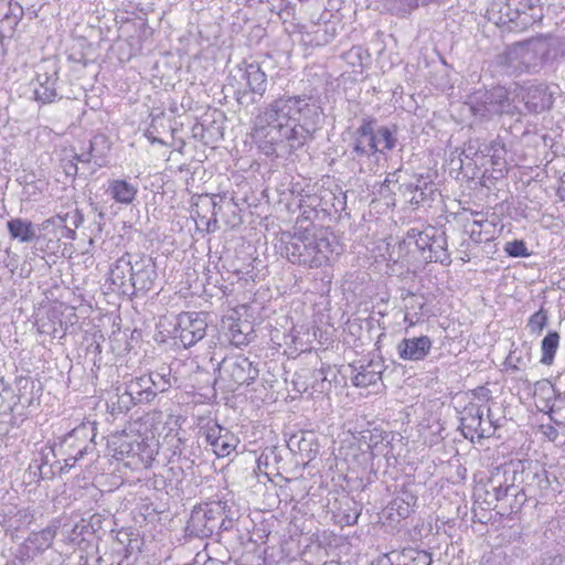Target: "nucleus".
I'll list each match as a JSON object with an SVG mask.
<instances>
[{"label":"nucleus","mask_w":565,"mask_h":565,"mask_svg":"<svg viewBox=\"0 0 565 565\" xmlns=\"http://www.w3.org/2000/svg\"><path fill=\"white\" fill-rule=\"evenodd\" d=\"M321 115L322 108L313 96L284 94L259 110L253 137L267 156L274 154L277 146L296 151L313 139Z\"/></svg>","instance_id":"obj_1"},{"label":"nucleus","mask_w":565,"mask_h":565,"mask_svg":"<svg viewBox=\"0 0 565 565\" xmlns=\"http://www.w3.org/2000/svg\"><path fill=\"white\" fill-rule=\"evenodd\" d=\"M559 54L558 40L552 35H539L512 43L495 57L501 71L511 76L537 74Z\"/></svg>","instance_id":"obj_2"},{"label":"nucleus","mask_w":565,"mask_h":565,"mask_svg":"<svg viewBox=\"0 0 565 565\" xmlns=\"http://www.w3.org/2000/svg\"><path fill=\"white\" fill-rule=\"evenodd\" d=\"M157 277L154 262L145 254L125 253L109 271L111 284L129 296L148 292L152 289Z\"/></svg>","instance_id":"obj_3"},{"label":"nucleus","mask_w":565,"mask_h":565,"mask_svg":"<svg viewBox=\"0 0 565 565\" xmlns=\"http://www.w3.org/2000/svg\"><path fill=\"white\" fill-rule=\"evenodd\" d=\"M95 427L92 424H81L66 434L58 444L52 448L57 462H64L60 467L61 472H67L82 461L92 462L98 457L95 443Z\"/></svg>","instance_id":"obj_4"},{"label":"nucleus","mask_w":565,"mask_h":565,"mask_svg":"<svg viewBox=\"0 0 565 565\" xmlns=\"http://www.w3.org/2000/svg\"><path fill=\"white\" fill-rule=\"evenodd\" d=\"M284 253L295 265L319 268L328 264L333 253L331 241L322 233H298L285 242Z\"/></svg>","instance_id":"obj_5"},{"label":"nucleus","mask_w":565,"mask_h":565,"mask_svg":"<svg viewBox=\"0 0 565 565\" xmlns=\"http://www.w3.org/2000/svg\"><path fill=\"white\" fill-rule=\"evenodd\" d=\"M469 107L477 122L487 124L515 108L504 86L478 89L469 96Z\"/></svg>","instance_id":"obj_6"},{"label":"nucleus","mask_w":565,"mask_h":565,"mask_svg":"<svg viewBox=\"0 0 565 565\" xmlns=\"http://www.w3.org/2000/svg\"><path fill=\"white\" fill-rule=\"evenodd\" d=\"M392 433H372L370 440H359L351 443L348 447L340 450V456L352 467H361L370 463L374 457L384 456L387 460L396 458L393 454Z\"/></svg>","instance_id":"obj_7"},{"label":"nucleus","mask_w":565,"mask_h":565,"mask_svg":"<svg viewBox=\"0 0 565 565\" xmlns=\"http://www.w3.org/2000/svg\"><path fill=\"white\" fill-rule=\"evenodd\" d=\"M199 440L185 436V431L169 433L162 441V465L180 463L181 468H191L202 457Z\"/></svg>","instance_id":"obj_8"},{"label":"nucleus","mask_w":565,"mask_h":565,"mask_svg":"<svg viewBox=\"0 0 565 565\" xmlns=\"http://www.w3.org/2000/svg\"><path fill=\"white\" fill-rule=\"evenodd\" d=\"M518 4H522V0H492L487 10L488 20L510 31H522L541 18L539 14L521 12Z\"/></svg>","instance_id":"obj_9"},{"label":"nucleus","mask_w":565,"mask_h":565,"mask_svg":"<svg viewBox=\"0 0 565 565\" xmlns=\"http://www.w3.org/2000/svg\"><path fill=\"white\" fill-rule=\"evenodd\" d=\"M375 118L365 116L361 120V125L353 135L351 143L350 158L360 166V172H365V160L375 157L380 151L375 136Z\"/></svg>","instance_id":"obj_10"},{"label":"nucleus","mask_w":565,"mask_h":565,"mask_svg":"<svg viewBox=\"0 0 565 565\" xmlns=\"http://www.w3.org/2000/svg\"><path fill=\"white\" fill-rule=\"evenodd\" d=\"M222 380L228 382V387L234 390L239 385H248L258 376V369L248 358L235 355L225 358L220 364Z\"/></svg>","instance_id":"obj_11"},{"label":"nucleus","mask_w":565,"mask_h":565,"mask_svg":"<svg viewBox=\"0 0 565 565\" xmlns=\"http://www.w3.org/2000/svg\"><path fill=\"white\" fill-rule=\"evenodd\" d=\"M204 441L211 447L213 454L218 457H227L239 444V439L227 428L216 422H209L200 428Z\"/></svg>","instance_id":"obj_12"},{"label":"nucleus","mask_w":565,"mask_h":565,"mask_svg":"<svg viewBox=\"0 0 565 565\" xmlns=\"http://www.w3.org/2000/svg\"><path fill=\"white\" fill-rule=\"evenodd\" d=\"M206 320L199 312H182L178 316L175 338L184 348H190L202 340L206 334Z\"/></svg>","instance_id":"obj_13"},{"label":"nucleus","mask_w":565,"mask_h":565,"mask_svg":"<svg viewBox=\"0 0 565 565\" xmlns=\"http://www.w3.org/2000/svg\"><path fill=\"white\" fill-rule=\"evenodd\" d=\"M224 515L225 519L232 521L239 516L237 510H234L230 504L228 500L211 501L195 507L191 514V522L194 526H200L202 521H205L202 526L213 530V525L209 526V523L214 522L217 516Z\"/></svg>","instance_id":"obj_14"},{"label":"nucleus","mask_w":565,"mask_h":565,"mask_svg":"<svg viewBox=\"0 0 565 565\" xmlns=\"http://www.w3.org/2000/svg\"><path fill=\"white\" fill-rule=\"evenodd\" d=\"M287 448L295 455L298 465L307 466L320 451L318 436L312 430L292 434Z\"/></svg>","instance_id":"obj_15"},{"label":"nucleus","mask_w":565,"mask_h":565,"mask_svg":"<svg viewBox=\"0 0 565 565\" xmlns=\"http://www.w3.org/2000/svg\"><path fill=\"white\" fill-rule=\"evenodd\" d=\"M239 72H242V77L246 81L247 89L237 92V102L243 104V98L249 93L253 95V103L260 100L268 85L267 75L262 70L260 65L258 63H249L246 64L244 70L239 68Z\"/></svg>","instance_id":"obj_16"},{"label":"nucleus","mask_w":565,"mask_h":565,"mask_svg":"<svg viewBox=\"0 0 565 565\" xmlns=\"http://www.w3.org/2000/svg\"><path fill=\"white\" fill-rule=\"evenodd\" d=\"M483 408L475 403H470L463 408L460 422L466 438H473L475 435L479 438L492 436L491 426L483 427Z\"/></svg>","instance_id":"obj_17"},{"label":"nucleus","mask_w":565,"mask_h":565,"mask_svg":"<svg viewBox=\"0 0 565 565\" xmlns=\"http://www.w3.org/2000/svg\"><path fill=\"white\" fill-rule=\"evenodd\" d=\"M433 341L428 335L404 338L396 345L398 358L404 361L425 360L431 351Z\"/></svg>","instance_id":"obj_18"},{"label":"nucleus","mask_w":565,"mask_h":565,"mask_svg":"<svg viewBox=\"0 0 565 565\" xmlns=\"http://www.w3.org/2000/svg\"><path fill=\"white\" fill-rule=\"evenodd\" d=\"M350 367L352 369L351 381L353 385L367 387L381 381L384 363L381 360H370L366 363L359 361L358 363L351 364Z\"/></svg>","instance_id":"obj_19"},{"label":"nucleus","mask_w":565,"mask_h":565,"mask_svg":"<svg viewBox=\"0 0 565 565\" xmlns=\"http://www.w3.org/2000/svg\"><path fill=\"white\" fill-rule=\"evenodd\" d=\"M554 93L545 84L530 86L523 95L525 107L529 111L540 114L548 110L554 103Z\"/></svg>","instance_id":"obj_20"},{"label":"nucleus","mask_w":565,"mask_h":565,"mask_svg":"<svg viewBox=\"0 0 565 565\" xmlns=\"http://www.w3.org/2000/svg\"><path fill=\"white\" fill-rule=\"evenodd\" d=\"M138 454L137 460L132 462V469L149 468L153 461L162 462V443L160 444L154 437L138 438L136 446Z\"/></svg>","instance_id":"obj_21"},{"label":"nucleus","mask_w":565,"mask_h":565,"mask_svg":"<svg viewBox=\"0 0 565 565\" xmlns=\"http://www.w3.org/2000/svg\"><path fill=\"white\" fill-rule=\"evenodd\" d=\"M57 71L55 67L52 71L38 72L35 77L36 86L34 87V98L42 104H51L57 99Z\"/></svg>","instance_id":"obj_22"},{"label":"nucleus","mask_w":565,"mask_h":565,"mask_svg":"<svg viewBox=\"0 0 565 565\" xmlns=\"http://www.w3.org/2000/svg\"><path fill=\"white\" fill-rule=\"evenodd\" d=\"M128 396L132 404L148 403L154 398L151 377L147 374L131 379L126 383L121 397Z\"/></svg>","instance_id":"obj_23"},{"label":"nucleus","mask_w":565,"mask_h":565,"mask_svg":"<svg viewBox=\"0 0 565 565\" xmlns=\"http://www.w3.org/2000/svg\"><path fill=\"white\" fill-rule=\"evenodd\" d=\"M332 511L340 523L352 525L361 514L362 504L355 501L354 497H335Z\"/></svg>","instance_id":"obj_24"},{"label":"nucleus","mask_w":565,"mask_h":565,"mask_svg":"<svg viewBox=\"0 0 565 565\" xmlns=\"http://www.w3.org/2000/svg\"><path fill=\"white\" fill-rule=\"evenodd\" d=\"M224 328L227 329L226 337L228 341L235 347L246 345L250 342L253 327L247 321L239 319L227 318L223 321Z\"/></svg>","instance_id":"obj_25"},{"label":"nucleus","mask_w":565,"mask_h":565,"mask_svg":"<svg viewBox=\"0 0 565 565\" xmlns=\"http://www.w3.org/2000/svg\"><path fill=\"white\" fill-rule=\"evenodd\" d=\"M9 235L12 239H18L20 243H30L40 239L38 235L39 227L26 218H11L7 223Z\"/></svg>","instance_id":"obj_26"},{"label":"nucleus","mask_w":565,"mask_h":565,"mask_svg":"<svg viewBox=\"0 0 565 565\" xmlns=\"http://www.w3.org/2000/svg\"><path fill=\"white\" fill-rule=\"evenodd\" d=\"M76 228L67 224V216L56 215L45 220L40 226L39 232H43V235L53 233L54 237L58 241L62 237L68 239H75Z\"/></svg>","instance_id":"obj_27"},{"label":"nucleus","mask_w":565,"mask_h":565,"mask_svg":"<svg viewBox=\"0 0 565 565\" xmlns=\"http://www.w3.org/2000/svg\"><path fill=\"white\" fill-rule=\"evenodd\" d=\"M137 438L127 434L111 435L107 441L108 455L117 461H122L129 457V450Z\"/></svg>","instance_id":"obj_28"},{"label":"nucleus","mask_w":565,"mask_h":565,"mask_svg":"<svg viewBox=\"0 0 565 565\" xmlns=\"http://www.w3.org/2000/svg\"><path fill=\"white\" fill-rule=\"evenodd\" d=\"M107 191L115 202L129 205L136 199L138 188L126 180L116 179L109 182Z\"/></svg>","instance_id":"obj_29"},{"label":"nucleus","mask_w":565,"mask_h":565,"mask_svg":"<svg viewBox=\"0 0 565 565\" xmlns=\"http://www.w3.org/2000/svg\"><path fill=\"white\" fill-rule=\"evenodd\" d=\"M417 497H394L384 510L387 519L392 522H398L406 519L413 511Z\"/></svg>","instance_id":"obj_30"},{"label":"nucleus","mask_w":565,"mask_h":565,"mask_svg":"<svg viewBox=\"0 0 565 565\" xmlns=\"http://www.w3.org/2000/svg\"><path fill=\"white\" fill-rule=\"evenodd\" d=\"M217 199L222 201V196L220 195L205 194L200 196V202L196 204V207L212 210V215L209 218L205 215H202L199 210L196 211V217L199 218L200 224H204L207 232L214 231L217 224L216 215L221 210Z\"/></svg>","instance_id":"obj_31"},{"label":"nucleus","mask_w":565,"mask_h":565,"mask_svg":"<svg viewBox=\"0 0 565 565\" xmlns=\"http://www.w3.org/2000/svg\"><path fill=\"white\" fill-rule=\"evenodd\" d=\"M473 520L487 523L490 520L489 513L498 507L500 497H471Z\"/></svg>","instance_id":"obj_32"},{"label":"nucleus","mask_w":565,"mask_h":565,"mask_svg":"<svg viewBox=\"0 0 565 565\" xmlns=\"http://www.w3.org/2000/svg\"><path fill=\"white\" fill-rule=\"evenodd\" d=\"M429 255L428 258L430 262L435 263H444L449 260V254L447 250V237L444 231L437 228L436 235H434L431 242L429 243Z\"/></svg>","instance_id":"obj_33"},{"label":"nucleus","mask_w":565,"mask_h":565,"mask_svg":"<svg viewBox=\"0 0 565 565\" xmlns=\"http://www.w3.org/2000/svg\"><path fill=\"white\" fill-rule=\"evenodd\" d=\"M147 375L151 377V386L154 396L158 393L168 391L177 382V379L171 375V369L168 366H162Z\"/></svg>","instance_id":"obj_34"},{"label":"nucleus","mask_w":565,"mask_h":565,"mask_svg":"<svg viewBox=\"0 0 565 565\" xmlns=\"http://www.w3.org/2000/svg\"><path fill=\"white\" fill-rule=\"evenodd\" d=\"M396 126H381L375 129L376 143L380 147L377 153H385V151L393 150L397 145Z\"/></svg>","instance_id":"obj_35"},{"label":"nucleus","mask_w":565,"mask_h":565,"mask_svg":"<svg viewBox=\"0 0 565 565\" xmlns=\"http://www.w3.org/2000/svg\"><path fill=\"white\" fill-rule=\"evenodd\" d=\"M559 334L556 331L548 332L541 343L542 358L541 363L551 365L554 361L556 350L558 348Z\"/></svg>","instance_id":"obj_36"},{"label":"nucleus","mask_w":565,"mask_h":565,"mask_svg":"<svg viewBox=\"0 0 565 565\" xmlns=\"http://www.w3.org/2000/svg\"><path fill=\"white\" fill-rule=\"evenodd\" d=\"M494 224L488 220L473 221L470 227V238L476 243L488 242L492 238Z\"/></svg>","instance_id":"obj_37"},{"label":"nucleus","mask_w":565,"mask_h":565,"mask_svg":"<svg viewBox=\"0 0 565 565\" xmlns=\"http://www.w3.org/2000/svg\"><path fill=\"white\" fill-rule=\"evenodd\" d=\"M116 541L119 545L122 546L126 556L130 555L135 550L139 548L138 537L135 535L129 529H122L117 532ZM121 551V547L117 548Z\"/></svg>","instance_id":"obj_38"},{"label":"nucleus","mask_w":565,"mask_h":565,"mask_svg":"<svg viewBox=\"0 0 565 565\" xmlns=\"http://www.w3.org/2000/svg\"><path fill=\"white\" fill-rule=\"evenodd\" d=\"M92 534L90 526L85 523L84 520L74 524L73 529L66 536V540L72 545L81 546V544L85 541V535Z\"/></svg>","instance_id":"obj_39"},{"label":"nucleus","mask_w":565,"mask_h":565,"mask_svg":"<svg viewBox=\"0 0 565 565\" xmlns=\"http://www.w3.org/2000/svg\"><path fill=\"white\" fill-rule=\"evenodd\" d=\"M57 526L49 525L42 531L34 533L32 542L39 544V547H49L56 535Z\"/></svg>","instance_id":"obj_40"},{"label":"nucleus","mask_w":565,"mask_h":565,"mask_svg":"<svg viewBox=\"0 0 565 565\" xmlns=\"http://www.w3.org/2000/svg\"><path fill=\"white\" fill-rule=\"evenodd\" d=\"M504 252L511 257H529L530 253L522 239H514L504 245Z\"/></svg>","instance_id":"obj_41"},{"label":"nucleus","mask_w":565,"mask_h":565,"mask_svg":"<svg viewBox=\"0 0 565 565\" xmlns=\"http://www.w3.org/2000/svg\"><path fill=\"white\" fill-rule=\"evenodd\" d=\"M403 299L406 301L405 308L406 311L414 313V316H418L422 309L425 306L424 297L423 296H416L415 294L407 291L406 296L403 297Z\"/></svg>","instance_id":"obj_42"},{"label":"nucleus","mask_w":565,"mask_h":565,"mask_svg":"<svg viewBox=\"0 0 565 565\" xmlns=\"http://www.w3.org/2000/svg\"><path fill=\"white\" fill-rule=\"evenodd\" d=\"M393 10L398 17H406L418 8L417 0H392Z\"/></svg>","instance_id":"obj_43"},{"label":"nucleus","mask_w":565,"mask_h":565,"mask_svg":"<svg viewBox=\"0 0 565 565\" xmlns=\"http://www.w3.org/2000/svg\"><path fill=\"white\" fill-rule=\"evenodd\" d=\"M437 233V227L428 226L420 233H416V246L418 249L425 252L429 248V243L431 242L434 235Z\"/></svg>","instance_id":"obj_44"},{"label":"nucleus","mask_w":565,"mask_h":565,"mask_svg":"<svg viewBox=\"0 0 565 565\" xmlns=\"http://www.w3.org/2000/svg\"><path fill=\"white\" fill-rule=\"evenodd\" d=\"M405 556L408 557L409 561L404 565H431L433 562L430 554L425 551L411 550Z\"/></svg>","instance_id":"obj_45"},{"label":"nucleus","mask_w":565,"mask_h":565,"mask_svg":"<svg viewBox=\"0 0 565 565\" xmlns=\"http://www.w3.org/2000/svg\"><path fill=\"white\" fill-rule=\"evenodd\" d=\"M61 168L67 177L72 178H75L81 171V168L78 167L72 153H65L61 159Z\"/></svg>","instance_id":"obj_46"},{"label":"nucleus","mask_w":565,"mask_h":565,"mask_svg":"<svg viewBox=\"0 0 565 565\" xmlns=\"http://www.w3.org/2000/svg\"><path fill=\"white\" fill-rule=\"evenodd\" d=\"M547 323V316L543 312V310H539L535 313H533L530 318L529 326L531 327L532 331H539L541 332L544 327Z\"/></svg>","instance_id":"obj_47"},{"label":"nucleus","mask_w":565,"mask_h":565,"mask_svg":"<svg viewBox=\"0 0 565 565\" xmlns=\"http://www.w3.org/2000/svg\"><path fill=\"white\" fill-rule=\"evenodd\" d=\"M149 497L142 498V503L140 505V513L143 515L145 519L154 516L162 511L158 509V507L153 505V503L148 502Z\"/></svg>","instance_id":"obj_48"},{"label":"nucleus","mask_w":565,"mask_h":565,"mask_svg":"<svg viewBox=\"0 0 565 565\" xmlns=\"http://www.w3.org/2000/svg\"><path fill=\"white\" fill-rule=\"evenodd\" d=\"M95 142H96V139L90 141L89 149L87 151H84L82 153H72L74 159L76 160L77 164L82 163L84 166V164L90 163V161L95 157V154H94Z\"/></svg>","instance_id":"obj_49"},{"label":"nucleus","mask_w":565,"mask_h":565,"mask_svg":"<svg viewBox=\"0 0 565 565\" xmlns=\"http://www.w3.org/2000/svg\"><path fill=\"white\" fill-rule=\"evenodd\" d=\"M433 192V184L424 181V188L409 198L411 204L419 205L427 196L426 191Z\"/></svg>","instance_id":"obj_50"},{"label":"nucleus","mask_w":565,"mask_h":565,"mask_svg":"<svg viewBox=\"0 0 565 565\" xmlns=\"http://www.w3.org/2000/svg\"><path fill=\"white\" fill-rule=\"evenodd\" d=\"M63 216H67V224L70 223V225H72L74 228L79 227L84 221V215L78 209L66 213Z\"/></svg>","instance_id":"obj_51"},{"label":"nucleus","mask_w":565,"mask_h":565,"mask_svg":"<svg viewBox=\"0 0 565 565\" xmlns=\"http://www.w3.org/2000/svg\"><path fill=\"white\" fill-rule=\"evenodd\" d=\"M423 181V178L417 180V183H405L399 186L404 195H414L419 190L424 188V183L420 184Z\"/></svg>","instance_id":"obj_52"},{"label":"nucleus","mask_w":565,"mask_h":565,"mask_svg":"<svg viewBox=\"0 0 565 565\" xmlns=\"http://www.w3.org/2000/svg\"><path fill=\"white\" fill-rule=\"evenodd\" d=\"M23 15V9L19 4L14 7L10 6L9 12L4 14V20H10L13 18V23L17 24Z\"/></svg>","instance_id":"obj_53"},{"label":"nucleus","mask_w":565,"mask_h":565,"mask_svg":"<svg viewBox=\"0 0 565 565\" xmlns=\"http://www.w3.org/2000/svg\"><path fill=\"white\" fill-rule=\"evenodd\" d=\"M273 454L274 452L271 450H266V448L264 449V451L257 459V466L260 471H262L263 466L267 468L271 463V455Z\"/></svg>","instance_id":"obj_54"},{"label":"nucleus","mask_w":565,"mask_h":565,"mask_svg":"<svg viewBox=\"0 0 565 565\" xmlns=\"http://www.w3.org/2000/svg\"><path fill=\"white\" fill-rule=\"evenodd\" d=\"M138 445V438L132 444V449L129 450V457L125 460V466L132 469V462L137 460V446Z\"/></svg>","instance_id":"obj_55"},{"label":"nucleus","mask_w":565,"mask_h":565,"mask_svg":"<svg viewBox=\"0 0 565 565\" xmlns=\"http://www.w3.org/2000/svg\"><path fill=\"white\" fill-rule=\"evenodd\" d=\"M518 7L521 12H529V13L536 14L535 13L536 7H534L532 3H530V0H522V4H518Z\"/></svg>","instance_id":"obj_56"},{"label":"nucleus","mask_w":565,"mask_h":565,"mask_svg":"<svg viewBox=\"0 0 565 565\" xmlns=\"http://www.w3.org/2000/svg\"><path fill=\"white\" fill-rule=\"evenodd\" d=\"M372 565H394L390 554H383L373 562Z\"/></svg>","instance_id":"obj_57"},{"label":"nucleus","mask_w":565,"mask_h":565,"mask_svg":"<svg viewBox=\"0 0 565 565\" xmlns=\"http://www.w3.org/2000/svg\"><path fill=\"white\" fill-rule=\"evenodd\" d=\"M479 151V148H476L471 142H469V145L463 149L462 154L466 158H472L473 156H477Z\"/></svg>","instance_id":"obj_58"},{"label":"nucleus","mask_w":565,"mask_h":565,"mask_svg":"<svg viewBox=\"0 0 565 565\" xmlns=\"http://www.w3.org/2000/svg\"><path fill=\"white\" fill-rule=\"evenodd\" d=\"M266 450H271L274 454L271 455V462L279 463L281 460L280 449L279 447H267Z\"/></svg>","instance_id":"obj_59"},{"label":"nucleus","mask_w":565,"mask_h":565,"mask_svg":"<svg viewBox=\"0 0 565 565\" xmlns=\"http://www.w3.org/2000/svg\"><path fill=\"white\" fill-rule=\"evenodd\" d=\"M418 316H414L413 312L406 311L404 320L405 322H408L409 327L414 326L418 321Z\"/></svg>","instance_id":"obj_60"},{"label":"nucleus","mask_w":565,"mask_h":565,"mask_svg":"<svg viewBox=\"0 0 565 565\" xmlns=\"http://www.w3.org/2000/svg\"><path fill=\"white\" fill-rule=\"evenodd\" d=\"M487 413H488V414H487V415H488V420H487V422H488V426H491V428H492V434H493V433H494V430H495V428H497L499 425L497 424V420H494V419H493L490 408H488V409H487Z\"/></svg>","instance_id":"obj_61"},{"label":"nucleus","mask_w":565,"mask_h":565,"mask_svg":"<svg viewBox=\"0 0 565 565\" xmlns=\"http://www.w3.org/2000/svg\"><path fill=\"white\" fill-rule=\"evenodd\" d=\"M258 482H262L266 486V481L270 482L273 484V480L269 478L268 472L264 471L257 475Z\"/></svg>","instance_id":"obj_62"},{"label":"nucleus","mask_w":565,"mask_h":565,"mask_svg":"<svg viewBox=\"0 0 565 565\" xmlns=\"http://www.w3.org/2000/svg\"><path fill=\"white\" fill-rule=\"evenodd\" d=\"M418 2V7H425V6H428L430 3H437V4H440L441 2H444V0H417Z\"/></svg>","instance_id":"obj_63"},{"label":"nucleus","mask_w":565,"mask_h":565,"mask_svg":"<svg viewBox=\"0 0 565 565\" xmlns=\"http://www.w3.org/2000/svg\"><path fill=\"white\" fill-rule=\"evenodd\" d=\"M559 182V190L565 192V172L561 175Z\"/></svg>","instance_id":"obj_64"}]
</instances>
